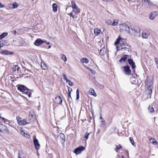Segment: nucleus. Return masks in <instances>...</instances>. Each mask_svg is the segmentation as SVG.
Masks as SVG:
<instances>
[{"label": "nucleus", "instance_id": "f8f14e48", "mask_svg": "<svg viewBox=\"0 0 158 158\" xmlns=\"http://www.w3.org/2000/svg\"><path fill=\"white\" fill-rule=\"evenodd\" d=\"M1 53L2 54L4 55H8L9 54L12 55L13 54V52H10L9 51L7 50H5L2 51L1 52Z\"/></svg>", "mask_w": 158, "mask_h": 158}, {"label": "nucleus", "instance_id": "f704fd0d", "mask_svg": "<svg viewBox=\"0 0 158 158\" xmlns=\"http://www.w3.org/2000/svg\"><path fill=\"white\" fill-rule=\"evenodd\" d=\"M76 94H77V97L76 99L78 100L79 99V90L77 89L76 91Z\"/></svg>", "mask_w": 158, "mask_h": 158}, {"label": "nucleus", "instance_id": "4d7b16f0", "mask_svg": "<svg viewBox=\"0 0 158 158\" xmlns=\"http://www.w3.org/2000/svg\"><path fill=\"white\" fill-rule=\"evenodd\" d=\"M10 80H11L12 81H14V78L12 77H10Z\"/></svg>", "mask_w": 158, "mask_h": 158}, {"label": "nucleus", "instance_id": "052dcab7", "mask_svg": "<svg viewBox=\"0 0 158 158\" xmlns=\"http://www.w3.org/2000/svg\"><path fill=\"white\" fill-rule=\"evenodd\" d=\"M71 93H69V94H68V95L70 97V98H71V94H70Z\"/></svg>", "mask_w": 158, "mask_h": 158}, {"label": "nucleus", "instance_id": "7c9ffc66", "mask_svg": "<svg viewBox=\"0 0 158 158\" xmlns=\"http://www.w3.org/2000/svg\"><path fill=\"white\" fill-rule=\"evenodd\" d=\"M112 21L110 19H107L105 21V23L108 25H111Z\"/></svg>", "mask_w": 158, "mask_h": 158}, {"label": "nucleus", "instance_id": "473e14b6", "mask_svg": "<svg viewBox=\"0 0 158 158\" xmlns=\"http://www.w3.org/2000/svg\"><path fill=\"white\" fill-rule=\"evenodd\" d=\"M129 139H130V141L131 143L134 146H135V142L133 139L131 137H130Z\"/></svg>", "mask_w": 158, "mask_h": 158}, {"label": "nucleus", "instance_id": "6ab92c4d", "mask_svg": "<svg viewBox=\"0 0 158 158\" xmlns=\"http://www.w3.org/2000/svg\"><path fill=\"white\" fill-rule=\"evenodd\" d=\"M131 30L134 31H135L136 32H140L141 31V29H140L138 27H135L134 28H132L131 27Z\"/></svg>", "mask_w": 158, "mask_h": 158}, {"label": "nucleus", "instance_id": "6e6d98bb", "mask_svg": "<svg viewBox=\"0 0 158 158\" xmlns=\"http://www.w3.org/2000/svg\"><path fill=\"white\" fill-rule=\"evenodd\" d=\"M101 122L103 123L104 125L106 124L105 121L103 119L102 120Z\"/></svg>", "mask_w": 158, "mask_h": 158}, {"label": "nucleus", "instance_id": "864d4df0", "mask_svg": "<svg viewBox=\"0 0 158 158\" xmlns=\"http://www.w3.org/2000/svg\"><path fill=\"white\" fill-rule=\"evenodd\" d=\"M60 136L61 137H64V135L63 133H60Z\"/></svg>", "mask_w": 158, "mask_h": 158}, {"label": "nucleus", "instance_id": "c9c22d12", "mask_svg": "<svg viewBox=\"0 0 158 158\" xmlns=\"http://www.w3.org/2000/svg\"><path fill=\"white\" fill-rule=\"evenodd\" d=\"M154 61L156 64V66L157 69H158V59L156 57L154 58Z\"/></svg>", "mask_w": 158, "mask_h": 158}, {"label": "nucleus", "instance_id": "bb28decb", "mask_svg": "<svg viewBox=\"0 0 158 158\" xmlns=\"http://www.w3.org/2000/svg\"><path fill=\"white\" fill-rule=\"evenodd\" d=\"M71 6L73 9H75L77 8V6L74 1H73L71 2Z\"/></svg>", "mask_w": 158, "mask_h": 158}, {"label": "nucleus", "instance_id": "b1692460", "mask_svg": "<svg viewBox=\"0 0 158 158\" xmlns=\"http://www.w3.org/2000/svg\"><path fill=\"white\" fill-rule=\"evenodd\" d=\"M128 56V55H125L124 56L121 58L119 60V62L121 63H123L124 62L126 59H127V57Z\"/></svg>", "mask_w": 158, "mask_h": 158}, {"label": "nucleus", "instance_id": "412c9836", "mask_svg": "<svg viewBox=\"0 0 158 158\" xmlns=\"http://www.w3.org/2000/svg\"><path fill=\"white\" fill-rule=\"evenodd\" d=\"M149 141L150 143L154 145H156L157 144V142L156 139H154L151 138L150 139Z\"/></svg>", "mask_w": 158, "mask_h": 158}, {"label": "nucleus", "instance_id": "f3484780", "mask_svg": "<svg viewBox=\"0 0 158 158\" xmlns=\"http://www.w3.org/2000/svg\"><path fill=\"white\" fill-rule=\"evenodd\" d=\"M105 47H103L100 50L99 54L101 56H103L105 54Z\"/></svg>", "mask_w": 158, "mask_h": 158}, {"label": "nucleus", "instance_id": "37998d69", "mask_svg": "<svg viewBox=\"0 0 158 158\" xmlns=\"http://www.w3.org/2000/svg\"><path fill=\"white\" fill-rule=\"evenodd\" d=\"M4 122L5 123L7 124H9L10 123V121L7 119H5L4 121Z\"/></svg>", "mask_w": 158, "mask_h": 158}, {"label": "nucleus", "instance_id": "e2e57ef3", "mask_svg": "<svg viewBox=\"0 0 158 158\" xmlns=\"http://www.w3.org/2000/svg\"><path fill=\"white\" fill-rule=\"evenodd\" d=\"M121 158H124V156L123 155H122L121 156Z\"/></svg>", "mask_w": 158, "mask_h": 158}, {"label": "nucleus", "instance_id": "09e8293b", "mask_svg": "<svg viewBox=\"0 0 158 158\" xmlns=\"http://www.w3.org/2000/svg\"><path fill=\"white\" fill-rule=\"evenodd\" d=\"M75 9H76V12L77 13H80V10L78 7H77V8H76Z\"/></svg>", "mask_w": 158, "mask_h": 158}, {"label": "nucleus", "instance_id": "ddd939ff", "mask_svg": "<svg viewBox=\"0 0 158 158\" xmlns=\"http://www.w3.org/2000/svg\"><path fill=\"white\" fill-rule=\"evenodd\" d=\"M55 100L56 102L59 104H61L62 102V100L61 98L59 96H57L55 98Z\"/></svg>", "mask_w": 158, "mask_h": 158}, {"label": "nucleus", "instance_id": "2f4dec72", "mask_svg": "<svg viewBox=\"0 0 158 158\" xmlns=\"http://www.w3.org/2000/svg\"><path fill=\"white\" fill-rule=\"evenodd\" d=\"M41 67L44 70L47 69V66L44 63H41Z\"/></svg>", "mask_w": 158, "mask_h": 158}, {"label": "nucleus", "instance_id": "4c0bfd02", "mask_svg": "<svg viewBox=\"0 0 158 158\" xmlns=\"http://www.w3.org/2000/svg\"><path fill=\"white\" fill-rule=\"evenodd\" d=\"M90 133H88L87 132H86L84 138L86 139H87L88 138V136Z\"/></svg>", "mask_w": 158, "mask_h": 158}, {"label": "nucleus", "instance_id": "20e7f679", "mask_svg": "<svg viewBox=\"0 0 158 158\" xmlns=\"http://www.w3.org/2000/svg\"><path fill=\"white\" fill-rule=\"evenodd\" d=\"M129 46H128L126 43L122 42L120 43V46H118L117 48V51L122 50L123 51H125L129 49Z\"/></svg>", "mask_w": 158, "mask_h": 158}, {"label": "nucleus", "instance_id": "58836bf2", "mask_svg": "<svg viewBox=\"0 0 158 158\" xmlns=\"http://www.w3.org/2000/svg\"><path fill=\"white\" fill-rule=\"evenodd\" d=\"M122 148V147L120 145H119V147H118V145H116V148L115 149V151L118 152L117 150L120 149V148Z\"/></svg>", "mask_w": 158, "mask_h": 158}, {"label": "nucleus", "instance_id": "a19ab883", "mask_svg": "<svg viewBox=\"0 0 158 158\" xmlns=\"http://www.w3.org/2000/svg\"><path fill=\"white\" fill-rule=\"evenodd\" d=\"M12 4H9L8 5V8L9 9H13V7Z\"/></svg>", "mask_w": 158, "mask_h": 158}, {"label": "nucleus", "instance_id": "7ed1b4c3", "mask_svg": "<svg viewBox=\"0 0 158 158\" xmlns=\"http://www.w3.org/2000/svg\"><path fill=\"white\" fill-rule=\"evenodd\" d=\"M18 124L20 126H24L30 123H28L26 119H22L19 116H17L16 118Z\"/></svg>", "mask_w": 158, "mask_h": 158}, {"label": "nucleus", "instance_id": "6e6552de", "mask_svg": "<svg viewBox=\"0 0 158 158\" xmlns=\"http://www.w3.org/2000/svg\"><path fill=\"white\" fill-rule=\"evenodd\" d=\"M158 15V11H154L152 12L149 15V19L151 20H153Z\"/></svg>", "mask_w": 158, "mask_h": 158}, {"label": "nucleus", "instance_id": "1a4fd4ad", "mask_svg": "<svg viewBox=\"0 0 158 158\" xmlns=\"http://www.w3.org/2000/svg\"><path fill=\"white\" fill-rule=\"evenodd\" d=\"M33 142L35 148L37 150L39 149L40 148V145L39 143L38 139L35 138V137L34 138Z\"/></svg>", "mask_w": 158, "mask_h": 158}, {"label": "nucleus", "instance_id": "c03bdc74", "mask_svg": "<svg viewBox=\"0 0 158 158\" xmlns=\"http://www.w3.org/2000/svg\"><path fill=\"white\" fill-rule=\"evenodd\" d=\"M142 1L144 2H146L149 4H150L151 5V2L149 0H142Z\"/></svg>", "mask_w": 158, "mask_h": 158}, {"label": "nucleus", "instance_id": "a18cd8bd", "mask_svg": "<svg viewBox=\"0 0 158 158\" xmlns=\"http://www.w3.org/2000/svg\"><path fill=\"white\" fill-rule=\"evenodd\" d=\"M72 88L70 87H69L68 89V92H69V93H71V92H72Z\"/></svg>", "mask_w": 158, "mask_h": 158}, {"label": "nucleus", "instance_id": "72a5a7b5", "mask_svg": "<svg viewBox=\"0 0 158 158\" xmlns=\"http://www.w3.org/2000/svg\"><path fill=\"white\" fill-rule=\"evenodd\" d=\"M12 4L13 9L16 8L19 6V4L16 2H15L14 3H12Z\"/></svg>", "mask_w": 158, "mask_h": 158}, {"label": "nucleus", "instance_id": "603ef678", "mask_svg": "<svg viewBox=\"0 0 158 158\" xmlns=\"http://www.w3.org/2000/svg\"><path fill=\"white\" fill-rule=\"evenodd\" d=\"M89 71H90L91 72V73L93 74L95 73V72L94 70L92 69H89Z\"/></svg>", "mask_w": 158, "mask_h": 158}, {"label": "nucleus", "instance_id": "338daca9", "mask_svg": "<svg viewBox=\"0 0 158 158\" xmlns=\"http://www.w3.org/2000/svg\"><path fill=\"white\" fill-rule=\"evenodd\" d=\"M100 119L102 120L103 119V118L101 116L100 117Z\"/></svg>", "mask_w": 158, "mask_h": 158}, {"label": "nucleus", "instance_id": "cd10ccee", "mask_svg": "<svg viewBox=\"0 0 158 158\" xmlns=\"http://www.w3.org/2000/svg\"><path fill=\"white\" fill-rule=\"evenodd\" d=\"M122 39V38L120 37V36H119L118 38V39H117L116 41L115 42L114 44L116 45H117L119 43H120V40Z\"/></svg>", "mask_w": 158, "mask_h": 158}, {"label": "nucleus", "instance_id": "c85d7f7f", "mask_svg": "<svg viewBox=\"0 0 158 158\" xmlns=\"http://www.w3.org/2000/svg\"><path fill=\"white\" fill-rule=\"evenodd\" d=\"M60 56L61 58L65 62L67 61V59L65 55L62 54L60 55Z\"/></svg>", "mask_w": 158, "mask_h": 158}, {"label": "nucleus", "instance_id": "5fc2aeb1", "mask_svg": "<svg viewBox=\"0 0 158 158\" xmlns=\"http://www.w3.org/2000/svg\"><path fill=\"white\" fill-rule=\"evenodd\" d=\"M18 158H22V157H21V155L20 154V153L19 152L18 153Z\"/></svg>", "mask_w": 158, "mask_h": 158}, {"label": "nucleus", "instance_id": "680f3d73", "mask_svg": "<svg viewBox=\"0 0 158 158\" xmlns=\"http://www.w3.org/2000/svg\"><path fill=\"white\" fill-rule=\"evenodd\" d=\"M86 69H88V70H89V69H91L90 68H89V67H86Z\"/></svg>", "mask_w": 158, "mask_h": 158}, {"label": "nucleus", "instance_id": "69168bd1", "mask_svg": "<svg viewBox=\"0 0 158 158\" xmlns=\"http://www.w3.org/2000/svg\"><path fill=\"white\" fill-rule=\"evenodd\" d=\"M51 46H48V48H51Z\"/></svg>", "mask_w": 158, "mask_h": 158}, {"label": "nucleus", "instance_id": "bf43d9fd", "mask_svg": "<svg viewBox=\"0 0 158 158\" xmlns=\"http://www.w3.org/2000/svg\"><path fill=\"white\" fill-rule=\"evenodd\" d=\"M1 118L3 120H5V118H3V117H1Z\"/></svg>", "mask_w": 158, "mask_h": 158}, {"label": "nucleus", "instance_id": "de8ad7c7", "mask_svg": "<svg viewBox=\"0 0 158 158\" xmlns=\"http://www.w3.org/2000/svg\"><path fill=\"white\" fill-rule=\"evenodd\" d=\"M69 15L73 19H75V18H76V17H75L74 15H73V13L72 12Z\"/></svg>", "mask_w": 158, "mask_h": 158}, {"label": "nucleus", "instance_id": "423d86ee", "mask_svg": "<svg viewBox=\"0 0 158 158\" xmlns=\"http://www.w3.org/2000/svg\"><path fill=\"white\" fill-rule=\"evenodd\" d=\"M122 68L123 69L124 72L125 74L130 75L131 73V70L130 69V67L128 65L123 66Z\"/></svg>", "mask_w": 158, "mask_h": 158}, {"label": "nucleus", "instance_id": "9d476101", "mask_svg": "<svg viewBox=\"0 0 158 158\" xmlns=\"http://www.w3.org/2000/svg\"><path fill=\"white\" fill-rule=\"evenodd\" d=\"M44 43L43 40L40 39H37L35 41L34 44L37 46H39Z\"/></svg>", "mask_w": 158, "mask_h": 158}, {"label": "nucleus", "instance_id": "8fccbe9b", "mask_svg": "<svg viewBox=\"0 0 158 158\" xmlns=\"http://www.w3.org/2000/svg\"><path fill=\"white\" fill-rule=\"evenodd\" d=\"M5 7V6L0 2V8H2Z\"/></svg>", "mask_w": 158, "mask_h": 158}, {"label": "nucleus", "instance_id": "393cba45", "mask_svg": "<svg viewBox=\"0 0 158 158\" xmlns=\"http://www.w3.org/2000/svg\"><path fill=\"white\" fill-rule=\"evenodd\" d=\"M53 10L54 12H56L57 10V6L56 4L53 3L52 5Z\"/></svg>", "mask_w": 158, "mask_h": 158}, {"label": "nucleus", "instance_id": "f03ea898", "mask_svg": "<svg viewBox=\"0 0 158 158\" xmlns=\"http://www.w3.org/2000/svg\"><path fill=\"white\" fill-rule=\"evenodd\" d=\"M18 89L23 93L27 94L29 97H30L31 94L30 90L23 85H20L18 87Z\"/></svg>", "mask_w": 158, "mask_h": 158}, {"label": "nucleus", "instance_id": "ea45409f", "mask_svg": "<svg viewBox=\"0 0 158 158\" xmlns=\"http://www.w3.org/2000/svg\"><path fill=\"white\" fill-rule=\"evenodd\" d=\"M148 110L151 113L153 112L154 111L153 108L152 107H151L150 106L149 107Z\"/></svg>", "mask_w": 158, "mask_h": 158}, {"label": "nucleus", "instance_id": "e433bc0d", "mask_svg": "<svg viewBox=\"0 0 158 158\" xmlns=\"http://www.w3.org/2000/svg\"><path fill=\"white\" fill-rule=\"evenodd\" d=\"M66 82H68L69 83V85L70 86H72L73 85V82L69 80L68 79V81H66Z\"/></svg>", "mask_w": 158, "mask_h": 158}, {"label": "nucleus", "instance_id": "f257e3e1", "mask_svg": "<svg viewBox=\"0 0 158 158\" xmlns=\"http://www.w3.org/2000/svg\"><path fill=\"white\" fill-rule=\"evenodd\" d=\"M145 88L146 89L145 93L147 94L150 95L149 98H150L151 94L152 93V89L153 88V82L151 79H148L147 77L145 81Z\"/></svg>", "mask_w": 158, "mask_h": 158}, {"label": "nucleus", "instance_id": "39448f33", "mask_svg": "<svg viewBox=\"0 0 158 158\" xmlns=\"http://www.w3.org/2000/svg\"><path fill=\"white\" fill-rule=\"evenodd\" d=\"M119 28L120 31H125L129 33L130 32V27L127 24H120L119 25Z\"/></svg>", "mask_w": 158, "mask_h": 158}, {"label": "nucleus", "instance_id": "0eeeda50", "mask_svg": "<svg viewBox=\"0 0 158 158\" xmlns=\"http://www.w3.org/2000/svg\"><path fill=\"white\" fill-rule=\"evenodd\" d=\"M85 148L82 146L79 147L75 149L74 150V152L76 154H79L81 153Z\"/></svg>", "mask_w": 158, "mask_h": 158}, {"label": "nucleus", "instance_id": "9b49d317", "mask_svg": "<svg viewBox=\"0 0 158 158\" xmlns=\"http://www.w3.org/2000/svg\"><path fill=\"white\" fill-rule=\"evenodd\" d=\"M128 61L130 65L132 67L133 69H134L136 67L135 63L132 59H129Z\"/></svg>", "mask_w": 158, "mask_h": 158}, {"label": "nucleus", "instance_id": "2eb2a0df", "mask_svg": "<svg viewBox=\"0 0 158 158\" xmlns=\"http://www.w3.org/2000/svg\"><path fill=\"white\" fill-rule=\"evenodd\" d=\"M118 21H119L118 19H114L113 21H112L111 26H116L118 24Z\"/></svg>", "mask_w": 158, "mask_h": 158}, {"label": "nucleus", "instance_id": "c756f323", "mask_svg": "<svg viewBox=\"0 0 158 158\" xmlns=\"http://www.w3.org/2000/svg\"><path fill=\"white\" fill-rule=\"evenodd\" d=\"M19 68H20L19 67V66L18 65H16L14 67L12 68L13 72H15L17 70L18 71Z\"/></svg>", "mask_w": 158, "mask_h": 158}, {"label": "nucleus", "instance_id": "13d9d810", "mask_svg": "<svg viewBox=\"0 0 158 158\" xmlns=\"http://www.w3.org/2000/svg\"><path fill=\"white\" fill-rule=\"evenodd\" d=\"M3 45L2 44H0V49L1 48V47H3Z\"/></svg>", "mask_w": 158, "mask_h": 158}, {"label": "nucleus", "instance_id": "79ce46f5", "mask_svg": "<svg viewBox=\"0 0 158 158\" xmlns=\"http://www.w3.org/2000/svg\"><path fill=\"white\" fill-rule=\"evenodd\" d=\"M62 76L63 77V78H64V80L66 81H68V79L66 77V75L64 73H63V74Z\"/></svg>", "mask_w": 158, "mask_h": 158}, {"label": "nucleus", "instance_id": "49530a36", "mask_svg": "<svg viewBox=\"0 0 158 158\" xmlns=\"http://www.w3.org/2000/svg\"><path fill=\"white\" fill-rule=\"evenodd\" d=\"M20 132L22 134V135H23L24 136H25V135H26V134H25L24 132L22 130H20Z\"/></svg>", "mask_w": 158, "mask_h": 158}, {"label": "nucleus", "instance_id": "a878e982", "mask_svg": "<svg viewBox=\"0 0 158 158\" xmlns=\"http://www.w3.org/2000/svg\"><path fill=\"white\" fill-rule=\"evenodd\" d=\"M8 35L7 32H4L0 35V39L2 40L3 38L6 36Z\"/></svg>", "mask_w": 158, "mask_h": 158}, {"label": "nucleus", "instance_id": "4be33fe9", "mask_svg": "<svg viewBox=\"0 0 158 158\" xmlns=\"http://www.w3.org/2000/svg\"><path fill=\"white\" fill-rule=\"evenodd\" d=\"M89 93L94 97L97 96V94L94 92V89L92 88H90L89 90Z\"/></svg>", "mask_w": 158, "mask_h": 158}, {"label": "nucleus", "instance_id": "3c124183", "mask_svg": "<svg viewBox=\"0 0 158 158\" xmlns=\"http://www.w3.org/2000/svg\"><path fill=\"white\" fill-rule=\"evenodd\" d=\"M103 1L107 2H111L113 0H102Z\"/></svg>", "mask_w": 158, "mask_h": 158}, {"label": "nucleus", "instance_id": "aec40b11", "mask_svg": "<svg viewBox=\"0 0 158 158\" xmlns=\"http://www.w3.org/2000/svg\"><path fill=\"white\" fill-rule=\"evenodd\" d=\"M81 62L82 63H85L87 64L89 63V61L88 59L86 58H83L80 59Z\"/></svg>", "mask_w": 158, "mask_h": 158}, {"label": "nucleus", "instance_id": "4468645a", "mask_svg": "<svg viewBox=\"0 0 158 158\" xmlns=\"http://www.w3.org/2000/svg\"><path fill=\"white\" fill-rule=\"evenodd\" d=\"M149 33L148 31L146 32L144 31L142 33V36L143 38L147 39L149 36Z\"/></svg>", "mask_w": 158, "mask_h": 158}, {"label": "nucleus", "instance_id": "0e129e2a", "mask_svg": "<svg viewBox=\"0 0 158 158\" xmlns=\"http://www.w3.org/2000/svg\"><path fill=\"white\" fill-rule=\"evenodd\" d=\"M46 44H50V42H47V43H46Z\"/></svg>", "mask_w": 158, "mask_h": 158}, {"label": "nucleus", "instance_id": "5701e85b", "mask_svg": "<svg viewBox=\"0 0 158 158\" xmlns=\"http://www.w3.org/2000/svg\"><path fill=\"white\" fill-rule=\"evenodd\" d=\"M101 32V30L98 29L97 28H95L94 30V33L95 35H98L100 34Z\"/></svg>", "mask_w": 158, "mask_h": 158}, {"label": "nucleus", "instance_id": "a211bd4d", "mask_svg": "<svg viewBox=\"0 0 158 158\" xmlns=\"http://www.w3.org/2000/svg\"><path fill=\"white\" fill-rule=\"evenodd\" d=\"M6 128V126L0 123V132H3Z\"/></svg>", "mask_w": 158, "mask_h": 158}, {"label": "nucleus", "instance_id": "dca6fc26", "mask_svg": "<svg viewBox=\"0 0 158 158\" xmlns=\"http://www.w3.org/2000/svg\"><path fill=\"white\" fill-rule=\"evenodd\" d=\"M29 118L30 121L33 122L35 120V116L31 112H30L29 114Z\"/></svg>", "mask_w": 158, "mask_h": 158}, {"label": "nucleus", "instance_id": "774afa93", "mask_svg": "<svg viewBox=\"0 0 158 158\" xmlns=\"http://www.w3.org/2000/svg\"><path fill=\"white\" fill-rule=\"evenodd\" d=\"M44 41V42L45 43H46L47 42H46V41Z\"/></svg>", "mask_w": 158, "mask_h": 158}]
</instances>
